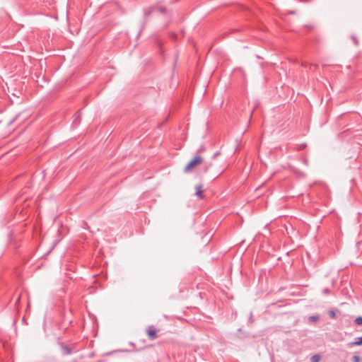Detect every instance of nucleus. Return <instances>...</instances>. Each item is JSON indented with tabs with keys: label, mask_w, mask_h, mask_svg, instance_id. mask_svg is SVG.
<instances>
[{
	"label": "nucleus",
	"mask_w": 362,
	"mask_h": 362,
	"mask_svg": "<svg viewBox=\"0 0 362 362\" xmlns=\"http://www.w3.org/2000/svg\"><path fill=\"white\" fill-rule=\"evenodd\" d=\"M61 349L62 351V354L64 355H70L72 354V350L70 347L65 346V345H61Z\"/></svg>",
	"instance_id": "423d86ee"
},
{
	"label": "nucleus",
	"mask_w": 362,
	"mask_h": 362,
	"mask_svg": "<svg viewBox=\"0 0 362 362\" xmlns=\"http://www.w3.org/2000/svg\"><path fill=\"white\" fill-rule=\"evenodd\" d=\"M323 293H324L325 294L327 295V294H329V293H330V291H329V288H324V289H323Z\"/></svg>",
	"instance_id": "4468645a"
},
{
	"label": "nucleus",
	"mask_w": 362,
	"mask_h": 362,
	"mask_svg": "<svg viewBox=\"0 0 362 362\" xmlns=\"http://www.w3.org/2000/svg\"><path fill=\"white\" fill-rule=\"evenodd\" d=\"M250 320H251V322H252V316L250 317Z\"/></svg>",
	"instance_id": "aec40b11"
},
{
	"label": "nucleus",
	"mask_w": 362,
	"mask_h": 362,
	"mask_svg": "<svg viewBox=\"0 0 362 362\" xmlns=\"http://www.w3.org/2000/svg\"><path fill=\"white\" fill-rule=\"evenodd\" d=\"M20 299H21V296H19L18 297V298L16 299V304H18V303H19V302H20Z\"/></svg>",
	"instance_id": "a211bd4d"
},
{
	"label": "nucleus",
	"mask_w": 362,
	"mask_h": 362,
	"mask_svg": "<svg viewBox=\"0 0 362 362\" xmlns=\"http://www.w3.org/2000/svg\"><path fill=\"white\" fill-rule=\"evenodd\" d=\"M211 166V163H205L203 164L202 167V172L203 173H207L209 168Z\"/></svg>",
	"instance_id": "0eeeda50"
},
{
	"label": "nucleus",
	"mask_w": 362,
	"mask_h": 362,
	"mask_svg": "<svg viewBox=\"0 0 362 362\" xmlns=\"http://www.w3.org/2000/svg\"><path fill=\"white\" fill-rule=\"evenodd\" d=\"M329 315L331 317H334L335 314L333 311H329Z\"/></svg>",
	"instance_id": "2eb2a0df"
},
{
	"label": "nucleus",
	"mask_w": 362,
	"mask_h": 362,
	"mask_svg": "<svg viewBox=\"0 0 362 362\" xmlns=\"http://www.w3.org/2000/svg\"><path fill=\"white\" fill-rule=\"evenodd\" d=\"M355 323L358 325H362V317H358L355 319L354 320Z\"/></svg>",
	"instance_id": "9b49d317"
},
{
	"label": "nucleus",
	"mask_w": 362,
	"mask_h": 362,
	"mask_svg": "<svg viewBox=\"0 0 362 362\" xmlns=\"http://www.w3.org/2000/svg\"><path fill=\"white\" fill-rule=\"evenodd\" d=\"M156 6H151L144 11V21L146 23L148 18L155 12Z\"/></svg>",
	"instance_id": "7ed1b4c3"
},
{
	"label": "nucleus",
	"mask_w": 362,
	"mask_h": 362,
	"mask_svg": "<svg viewBox=\"0 0 362 362\" xmlns=\"http://www.w3.org/2000/svg\"><path fill=\"white\" fill-rule=\"evenodd\" d=\"M318 320H319V316L318 315H312V316H310L309 318H308V321L310 322H315Z\"/></svg>",
	"instance_id": "1a4fd4ad"
},
{
	"label": "nucleus",
	"mask_w": 362,
	"mask_h": 362,
	"mask_svg": "<svg viewBox=\"0 0 362 362\" xmlns=\"http://www.w3.org/2000/svg\"><path fill=\"white\" fill-rule=\"evenodd\" d=\"M362 344V337H357L355 339V341L350 342L347 344L348 347L351 348L354 346H359Z\"/></svg>",
	"instance_id": "39448f33"
},
{
	"label": "nucleus",
	"mask_w": 362,
	"mask_h": 362,
	"mask_svg": "<svg viewBox=\"0 0 362 362\" xmlns=\"http://www.w3.org/2000/svg\"><path fill=\"white\" fill-rule=\"evenodd\" d=\"M195 195L200 199H204L202 185H198L195 186Z\"/></svg>",
	"instance_id": "20e7f679"
},
{
	"label": "nucleus",
	"mask_w": 362,
	"mask_h": 362,
	"mask_svg": "<svg viewBox=\"0 0 362 362\" xmlns=\"http://www.w3.org/2000/svg\"><path fill=\"white\" fill-rule=\"evenodd\" d=\"M166 11V8L163 6H156V10L155 12L160 13H165Z\"/></svg>",
	"instance_id": "6e6552de"
},
{
	"label": "nucleus",
	"mask_w": 362,
	"mask_h": 362,
	"mask_svg": "<svg viewBox=\"0 0 362 362\" xmlns=\"http://www.w3.org/2000/svg\"><path fill=\"white\" fill-rule=\"evenodd\" d=\"M202 151V148H199L197 151V155L194 156L193 159H192L188 164L185 166L184 171L185 173H189L191 171L195 166L203 164L204 158L199 155L200 152Z\"/></svg>",
	"instance_id": "f257e3e1"
},
{
	"label": "nucleus",
	"mask_w": 362,
	"mask_h": 362,
	"mask_svg": "<svg viewBox=\"0 0 362 362\" xmlns=\"http://www.w3.org/2000/svg\"><path fill=\"white\" fill-rule=\"evenodd\" d=\"M351 39L354 42V43L356 45H358V40L357 39V37L355 36V35H352L351 36Z\"/></svg>",
	"instance_id": "f8f14e48"
},
{
	"label": "nucleus",
	"mask_w": 362,
	"mask_h": 362,
	"mask_svg": "<svg viewBox=\"0 0 362 362\" xmlns=\"http://www.w3.org/2000/svg\"><path fill=\"white\" fill-rule=\"evenodd\" d=\"M81 115V111H78L76 113V118L79 117Z\"/></svg>",
	"instance_id": "f3484780"
},
{
	"label": "nucleus",
	"mask_w": 362,
	"mask_h": 362,
	"mask_svg": "<svg viewBox=\"0 0 362 362\" xmlns=\"http://www.w3.org/2000/svg\"><path fill=\"white\" fill-rule=\"evenodd\" d=\"M310 360L312 362H319V361L320 360V356L318 354H315L311 357Z\"/></svg>",
	"instance_id": "9d476101"
},
{
	"label": "nucleus",
	"mask_w": 362,
	"mask_h": 362,
	"mask_svg": "<svg viewBox=\"0 0 362 362\" xmlns=\"http://www.w3.org/2000/svg\"><path fill=\"white\" fill-rule=\"evenodd\" d=\"M146 332L150 340H155L158 338V330L153 325L148 326Z\"/></svg>",
	"instance_id": "f03ea898"
},
{
	"label": "nucleus",
	"mask_w": 362,
	"mask_h": 362,
	"mask_svg": "<svg viewBox=\"0 0 362 362\" xmlns=\"http://www.w3.org/2000/svg\"><path fill=\"white\" fill-rule=\"evenodd\" d=\"M361 360V358L358 356H354L352 357V361L353 362H359Z\"/></svg>",
	"instance_id": "ddd939ff"
},
{
	"label": "nucleus",
	"mask_w": 362,
	"mask_h": 362,
	"mask_svg": "<svg viewBox=\"0 0 362 362\" xmlns=\"http://www.w3.org/2000/svg\"><path fill=\"white\" fill-rule=\"evenodd\" d=\"M219 154H220V152H219V151L216 152V153L214 154V156H213V158H216L218 155H219Z\"/></svg>",
	"instance_id": "dca6fc26"
},
{
	"label": "nucleus",
	"mask_w": 362,
	"mask_h": 362,
	"mask_svg": "<svg viewBox=\"0 0 362 362\" xmlns=\"http://www.w3.org/2000/svg\"><path fill=\"white\" fill-rule=\"evenodd\" d=\"M171 35H172V37H173V39H175V38H176V37H177V35H176V34H175V33H172V34H171Z\"/></svg>",
	"instance_id": "6ab92c4d"
}]
</instances>
